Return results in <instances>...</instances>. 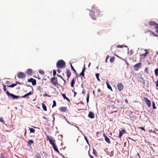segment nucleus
Wrapping results in <instances>:
<instances>
[{
    "mask_svg": "<svg viewBox=\"0 0 158 158\" xmlns=\"http://www.w3.org/2000/svg\"><path fill=\"white\" fill-rule=\"evenodd\" d=\"M101 11L97 6L94 5L92 7V10L90 11V15L93 19H96L97 17L101 15Z\"/></svg>",
    "mask_w": 158,
    "mask_h": 158,
    "instance_id": "nucleus-1",
    "label": "nucleus"
},
{
    "mask_svg": "<svg viewBox=\"0 0 158 158\" xmlns=\"http://www.w3.org/2000/svg\"><path fill=\"white\" fill-rule=\"evenodd\" d=\"M56 65L58 68L62 69L65 67V63L63 60H60L57 62Z\"/></svg>",
    "mask_w": 158,
    "mask_h": 158,
    "instance_id": "nucleus-2",
    "label": "nucleus"
},
{
    "mask_svg": "<svg viewBox=\"0 0 158 158\" xmlns=\"http://www.w3.org/2000/svg\"><path fill=\"white\" fill-rule=\"evenodd\" d=\"M3 85L4 90L5 92L6 91V94L9 97H11L12 98H13V99H17L18 98H19L20 97L19 96H16L14 95L13 94L9 93L8 91H6V88L5 85Z\"/></svg>",
    "mask_w": 158,
    "mask_h": 158,
    "instance_id": "nucleus-3",
    "label": "nucleus"
},
{
    "mask_svg": "<svg viewBox=\"0 0 158 158\" xmlns=\"http://www.w3.org/2000/svg\"><path fill=\"white\" fill-rule=\"evenodd\" d=\"M50 81L52 84L55 86L59 85L58 82V80L55 77H53L51 78Z\"/></svg>",
    "mask_w": 158,
    "mask_h": 158,
    "instance_id": "nucleus-4",
    "label": "nucleus"
},
{
    "mask_svg": "<svg viewBox=\"0 0 158 158\" xmlns=\"http://www.w3.org/2000/svg\"><path fill=\"white\" fill-rule=\"evenodd\" d=\"M48 139L50 143L52 145L55 144V140L54 138L52 137H49L48 136H47Z\"/></svg>",
    "mask_w": 158,
    "mask_h": 158,
    "instance_id": "nucleus-5",
    "label": "nucleus"
},
{
    "mask_svg": "<svg viewBox=\"0 0 158 158\" xmlns=\"http://www.w3.org/2000/svg\"><path fill=\"white\" fill-rule=\"evenodd\" d=\"M17 76L19 78L22 79L25 78L26 76L24 73L20 72L18 73Z\"/></svg>",
    "mask_w": 158,
    "mask_h": 158,
    "instance_id": "nucleus-6",
    "label": "nucleus"
},
{
    "mask_svg": "<svg viewBox=\"0 0 158 158\" xmlns=\"http://www.w3.org/2000/svg\"><path fill=\"white\" fill-rule=\"evenodd\" d=\"M143 99L145 100V102L148 107H150L151 106V102L150 101L146 98H143Z\"/></svg>",
    "mask_w": 158,
    "mask_h": 158,
    "instance_id": "nucleus-7",
    "label": "nucleus"
},
{
    "mask_svg": "<svg viewBox=\"0 0 158 158\" xmlns=\"http://www.w3.org/2000/svg\"><path fill=\"white\" fill-rule=\"evenodd\" d=\"M66 70V73L67 74L66 76L68 78L67 80L69 81V78L70 77L71 75V73L69 69H67Z\"/></svg>",
    "mask_w": 158,
    "mask_h": 158,
    "instance_id": "nucleus-8",
    "label": "nucleus"
},
{
    "mask_svg": "<svg viewBox=\"0 0 158 158\" xmlns=\"http://www.w3.org/2000/svg\"><path fill=\"white\" fill-rule=\"evenodd\" d=\"M28 81L29 82L32 83V85H36V81L35 79L33 78H30V79H28Z\"/></svg>",
    "mask_w": 158,
    "mask_h": 158,
    "instance_id": "nucleus-9",
    "label": "nucleus"
},
{
    "mask_svg": "<svg viewBox=\"0 0 158 158\" xmlns=\"http://www.w3.org/2000/svg\"><path fill=\"white\" fill-rule=\"evenodd\" d=\"M117 87L119 91H121L123 88V85L121 83H119L117 85Z\"/></svg>",
    "mask_w": 158,
    "mask_h": 158,
    "instance_id": "nucleus-10",
    "label": "nucleus"
},
{
    "mask_svg": "<svg viewBox=\"0 0 158 158\" xmlns=\"http://www.w3.org/2000/svg\"><path fill=\"white\" fill-rule=\"evenodd\" d=\"M103 135L105 138V140L109 144H110L111 143L110 140L109 138L105 134H103Z\"/></svg>",
    "mask_w": 158,
    "mask_h": 158,
    "instance_id": "nucleus-11",
    "label": "nucleus"
},
{
    "mask_svg": "<svg viewBox=\"0 0 158 158\" xmlns=\"http://www.w3.org/2000/svg\"><path fill=\"white\" fill-rule=\"evenodd\" d=\"M126 131L124 129L122 130L121 131H120L119 135V138H121L123 135L126 133Z\"/></svg>",
    "mask_w": 158,
    "mask_h": 158,
    "instance_id": "nucleus-12",
    "label": "nucleus"
},
{
    "mask_svg": "<svg viewBox=\"0 0 158 158\" xmlns=\"http://www.w3.org/2000/svg\"><path fill=\"white\" fill-rule=\"evenodd\" d=\"M67 110V108L66 107H61L59 108L60 111L63 112H66Z\"/></svg>",
    "mask_w": 158,
    "mask_h": 158,
    "instance_id": "nucleus-13",
    "label": "nucleus"
},
{
    "mask_svg": "<svg viewBox=\"0 0 158 158\" xmlns=\"http://www.w3.org/2000/svg\"><path fill=\"white\" fill-rule=\"evenodd\" d=\"M26 73L27 75H31L32 73V70L30 69H28L27 70Z\"/></svg>",
    "mask_w": 158,
    "mask_h": 158,
    "instance_id": "nucleus-14",
    "label": "nucleus"
},
{
    "mask_svg": "<svg viewBox=\"0 0 158 158\" xmlns=\"http://www.w3.org/2000/svg\"><path fill=\"white\" fill-rule=\"evenodd\" d=\"M88 117L91 118H94V113L92 112H90L88 114Z\"/></svg>",
    "mask_w": 158,
    "mask_h": 158,
    "instance_id": "nucleus-15",
    "label": "nucleus"
},
{
    "mask_svg": "<svg viewBox=\"0 0 158 158\" xmlns=\"http://www.w3.org/2000/svg\"><path fill=\"white\" fill-rule=\"evenodd\" d=\"M75 81L76 80L75 79V77H74L70 83V85L71 87H74V85L75 83Z\"/></svg>",
    "mask_w": 158,
    "mask_h": 158,
    "instance_id": "nucleus-16",
    "label": "nucleus"
},
{
    "mask_svg": "<svg viewBox=\"0 0 158 158\" xmlns=\"http://www.w3.org/2000/svg\"><path fill=\"white\" fill-rule=\"evenodd\" d=\"M33 93V91L32 92L30 91L27 94H25L24 96H22L21 97L22 98H25L27 97L28 96L32 94Z\"/></svg>",
    "mask_w": 158,
    "mask_h": 158,
    "instance_id": "nucleus-17",
    "label": "nucleus"
},
{
    "mask_svg": "<svg viewBox=\"0 0 158 158\" xmlns=\"http://www.w3.org/2000/svg\"><path fill=\"white\" fill-rule=\"evenodd\" d=\"M141 65V63L140 62H139L138 63L136 64L134 66V68L135 69L139 67H140Z\"/></svg>",
    "mask_w": 158,
    "mask_h": 158,
    "instance_id": "nucleus-18",
    "label": "nucleus"
},
{
    "mask_svg": "<svg viewBox=\"0 0 158 158\" xmlns=\"http://www.w3.org/2000/svg\"><path fill=\"white\" fill-rule=\"evenodd\" d=\"M52 147L55 151H56V152H59V151L58 149L57 148V147L56 146V145L55 144H54L53 145H52Z\"/></svg>",
    "mask_w": 158,
    "mask_h": 158,
    "instance_id": "nucleus-19",
    "label": "nucleus"
},
{
    "mask_svg": "<svg viewBox=\"0 0 158 158\" xmlns=\"http://www.w3.org/2000/svg\"><path fill=\"white\" fill-rule=\"evenodd\" d=\"M139 81L143 84L145 83V80H143V78L142 77H139Z\"/></svg>",
    "mask_w": 158,
    "mask_h": 158,
    "instance_id": "nucleus-20",
    "label": "nucleus"
},
{
    "mask_svg": "<svg viewBox=\"0 0 158 158\" xmlns=\"http://www.w3.org/2000/svg\"><path fill=\"white\" fill-rule=\"evenodd\" d=\"M156 23L154 21H151L149 22L148 24L150 26H156Z\"/></svg>",
    "mask_w": 158,
    "mask_h": 158,
    "instance_id": "nucleus-21",
    "label": "nucleus"
},
{
    "mask_svg": "<svg viewBox=\"0 0 158 158\" xmlns=\"http://www.w3.org/2000/svg\"><path fill=\"white\" fill-rule=\"evenodd\" d=\"M42 106L43 107V108L44 111H47V107L43 103H42Z\"/></svg>",
    "mask_w": 158,
    "mask_h": 158,
    "instance_id": "nucleus-22",
    "label": "nucleus"
},
{
    "mask_svg": "<svg viewBox=\"0 0 158 158\" xmlns=\"http://www.w3.org/2000/svg\"><path fill=\"white\" fill-rule=\"evenodd\" d=\"M34 143V142L32 140H29L27 142V144L28 146H31V144L32 143Z\"/></svg>",
    "mask_w": 158,
    "mask_h": 158,
    "instance_id": "nucleus-23",
    "label": "nucleus"
},
{
    "mask_svg": "<svg viewBox=\"0 0 158 158\" xmlns=\"http://www.w3.org/2000/svg\"><path fill=\"white\" fill-rule=\"evenodd\" d=\"M145 51H146L144 53V54H140V56H143V57H145L146 56L148 53V52L147 51V50H145Z\"/></svg>",
    "mask_w": 158,
    "mask_h": 158,
    "instance_id": "nucleus-24",
    "label": "nucleus"
},
{
    "mask_svg": "<svg viewBox=\"0 0 158 158\" xmlns=\"http://www.w3.org/2000/svg\"><path fill=\"white\" fill-rule=\"evenodd\" d=\"M29 130L30 133H34L35 131V130L34 129L32 128L29 127Z\"/></svg>",
    "mask_w": 158,
    "mask_h": 158,
    "instance_id": "nucleus-25",
    "label": "nucleus"
},
{
    "mask_svg": "<svg viewBox=\"0 0 158 158\" xmlns=\"http://www.w3.org/2000/svg\"><path fill=\"white\" fill-rule=\"evenodd\" d=\"M115 58L114 57H111L110 58V61L111 63H113L114 61Z\"/></svg>",
    "mask_w": 158,
    "mask_h": 158,
    "instance_id": "nucleus-26",
    "label": "nucleus"
},
{
    "mask_svg": "<svg viewBox=\"0 0 158 158\" xmlns=\"http://www.w3.org/2000/svg\"><path fill=\"white\" fill-rule=\"evenodd\" d=\"M153 32L152 31H151L150 30H148L145 31L144 33H147L149 32V34H150V35H152V34L151 33V32Z\"/></svg>",
    "mask_w": 158,
    "mask_h": 158,
    "instance_id": "nucleus-27",
    "label": "nucleus"
},
{
    "mask_svg": "<svg viewBox=\"0 0 158 158\" xmlns=\"http://www.w3.org/2000/svg\"><path fill=\"white\" fill-rule=\"evenodd\" d=\"M106 85H107V88L109 89H110L111 90V91H112V88L111 87V86L107 82L106 83Z\"/></svg>",
    "mask_w": 158,
    "mask_h": 158,
    "instance_id": "nucleus-28",
    "label": "nucleus"
},
{
    "mask_svg": "<svg viewBox=\"0 0 158 158\" xmlns=\"http://www.w3.org/2000/svg\"><path fill=\"white\" fill-rule=\"evenodd\" d=\"M154 72L155 75L156 76H158V68H156L155 69L154 71Z\"/></svg>",
    "mask_w": 158,
    "mask_h": 158,
    "instance_id": "nucleus-29",
    "label": "nucleus"
},
{
    "mask_svg": "<svg viewBox=\"0 0 158 158\" xmlns=\"http://www.w3.org/2000/svg\"><path fill=\"white\" fill-rule=\"evenodd\" d=\"M93 153L94 155L95 156H97V152H96V150L94 148H93Z\"/></svg>",
    "mask_w": 158,
    "mask_h": 158,
    "instance_id": "nucleus-30",
    "label": "nucleus"
},
{
    "mask_svg": "<svg viewBox=\"0 0 158 158\" xmlns=\"http://www.w3.org/2000/svg\"><path fill=\"white\" fill-rule=\"evenodd\" d=\"M71 68L72 70L76 74H77V72L76 70L74 69V67L72 64H71Z\"/></svg>",
    "mask_w": 158,
    "mask_h": 158,
    "instance_id": "nucleus-31",
    "label": "nucleus"
},
{
    "mask_svg": "<svg viewBox=\"0 0 158 158\" xmlns=\"http://www.w3.org/2000/svg\"><path fill=\"white\" fill-rule=\"evenodd\" d=\"M144 72L147 74L148 73V68L146 67L145 68Z\"/></svg>",
    "mask_w": 158,
    "mask_h": 158,
    "instance_id": "nucleus-32",
    "label": "nucleus"
},
{
    "mask_svg": "<svg viewBox=\"0 0 158 158\" xmlns=\"http://www.w3.org/2000/svg\"><path fill=\"white\" fill-rule=\"evenodd\" d=\"M16 85H17V84H12L11 85L8 86V87H9L12 88V87H14V86H16Z\"/></svg>",
    "mask_w": 158,
    "mask_h": 158,
    "instance_id": "nucleus-33",
    "label": "nucleus"
},
{
    "mask_svg": "<svg viewBox=\"0 0 158 158\" xmlns=\"http://www.w3.org/2000/svg\"><path fill=\"white\" fill-rule=\"evenodd\" d=\"M96 78H97L98 80L99 81H100V79L99 78V73H96Z\"/></svg>",
    "mask_w": 158,
    "mask_h": 158,
    "instance_id": "nucleus-34",
    "label": "nucleus"
},
{
    "mask_svg": "<svg viewBox=\"0 0 158 158\" xmlns=\"http://www.w3.org/2000/svg\"><path fill=\"white\" fill-rule=\"evenodd\" d=\"M35 158H41V156L40 154H36L35 155Z\"/></svg>",
    "mask_w": 158,
    "mask_h": 158,
    "instance_id": "nucleus-35",
    "label": "nucleus"
},
{
    "mask_svg": "<svg viewBox=\"0 0 158 158\" xmlns=\"http://www.w3.org/2000/svg\"><path fill=\"white\" fill-rule=\"evenodd\" d=\"M152 107H153V109H156V107L155 106V103L154 102H152Z\"/></svg>",
    "mask_w": 158,
    "mask_h": 158,
    "instance_id": "nucleus-36",
    "label": "nucleus"
},
{
    "mask_svg": "<svg viewBox=\"0 0 158 158\" xmlns=\"http://www.w3.org/2000/svg\"><path fill=\"white\" fill-rule=\"evenodd\" d=\"M53 105L52 106V108L53 107H54L56 106V101H55V100H53Z\"/></svg>",
    "mask_w": 158,
    "mask_h": 158,
    "instance_id": "nucleus-37",
    "label": "nucleus"
},
{
    "mask_svg": "<svg viewBox=\"0 0 158 158\" xmlns=\"http://www.w3.org/2000/svg\"><path fill=\"white\" fill-rule=\"evenodd\" d=\"M39 73L40 74L43 75L44 74V71L42 70H40L39 71Z\"/></svg>",
    "mask_w": 158,
    "mask_h": 158,
    "instance_id": "nucleus-38",
    "label": "nucleus"
},
{
    "mask_svg": "<svg viewBox=\"0 0 158 158\" xmlns=\"http://www.w3.org/2000/svg\"><path fill=\"white\" fill-rule=\"evenodd\" d=\"M37 90H39L40 92H41L42 89H41V87L40 86H39L37 87Z\"/></svg>",
    "mask_w": 158,
    "mask_h": 158,
    "instance_id": "nucleus-39",
    "label": "nucleus"
},
{
    "mask_svg": "<svg viewBox=\"0 0 158 158\" xmlns=\"http://www.w3.org/2000/svg\"><path fill=\"white\" fill-rule=\"evenodd\" d=\"M89 94H88L87 95V97L86 98L87 102V103L89 102Z\"/></svg>",
    "mask_w": 158,
    "mask_h": 158,
    "instance_id": "nucleus-40",
    "label": "nucleus"
},
{
    "mask_svg": "<svg viewBox=\"0 0 158 158\" xmlns=\"http://www.w3.org/2000/svg\"><path fill=\"white\" fill-rule=\"evenodd\" d=\"M56 74V72L55 70H53V74L54 76H55Z\"/></svg>",
    "mask_w": 158,
    "mask_h": 158,
    "instance_id": "nucleus-41",
    "label": "nucleus"
},
{
    "mask_svg": "<svg viewBox=\"0 0 158 158\" xmlns=\"http://www.w3.org/2000/svg\"><path fill=\"white\" fill-rule=\"evenodd\" d=\"M62 95L64 99H65L67 98L64 94H62Z\"/></svg>",
    "mask_w": 158,
    "mask_h": 158,
    "instance_id": "nucleus-42",
    "label": "nucleus"
},
{
    "mask_svg": "<svg viewBox=\"0 0 158 158\" xmlns=\"http://www.w3.org/2000/svg\"><path fill=\"white\" fill-rule=\"evenodd\" d=\"M84 72H81L80 73V75L81 76H82L83 77L84 76Z\"/></svg>",
    "mask_w": 158,
    "mask_h": 158,
    "instance_id": "nucleus-43",
    "label": "nucleus"
},
{
    "mask_svg": "<svg viewBox=\"0 0 158 158\" xmlns=\"http://www.w3.org/2000/svg\"><path fill=\"white\" fill-rule=\"evenodd\" d=\"M0 122H1L3 123H4L5 122V121H4V120L2 118H0Z\"/></svg>",
    "mask_w": 158,
    "mask_h": 158,
    "instance_id": "nucleus-44",
    "label": "nucleus"
},
{
    "mask_svg": "<svg viewBox=\"0 0 158 158\" xmlns=\"http://www.w3.org/2000/svg\"><path fill=\"white\" fill-rule=\"evenodd\" d=\"M156 89H158V80L156 82Z\"/></svg>",
    "mask_w": 158,
    "mask_h": 158,
    "instance_id": "nucleus-45",
    "label": "nucleus"
},
{
    "mask_svg": "<svg viewBox=\"0 0 158 158\" xmlns=\"http://www.w3.org/2000/svg\"><path fill=\"white\" fill-rule=\"evenodd\" d=\"M124 46L123 45H118L117 46V47L119 48H123Z\"/></svg>",
    "mask_w": 158,
    "mask_h": 158,
    "instance_id": "nucleus-46",
    "label": "nucleus"
},
{
    "mask_svg": "<svg viewBox=\"0 0 158 158\" xmlns=\"http://www.w3.org/2000/svg\"><path fill=\"white\" fill-rule=\"evenodd\" d=\"M139 128L141 129L142 130H143L144 131H145V129L144 127H139Z\"/></svg>",
    "mask_w": 158,
    "mask_h": 158,
    "instance_id": "nucleus-47",
    "label": "nucleus"
},
{
    "mask_svg": "<svg viewBox=\"0 0 158 158\" xmlns=\"http://www.w3.org/2000/svg\"><path fill=\"white\" fill-rule=\"evenodd\" d=\"M85 139L86 140L87 143L88 144H89V142L88 141V140H87V138H86V137L85 136Z\"/></svg>",
    "mask_w": 158,
    "mask_h": 158,
    "instance_id": "nucleus-48",
    "label": "nucleus"
},
{
    "mask_svg": "<svg viewBox=\"0 0 158 158\" xmlns=\"http://www.w3.org/2000/svg\"><path fill=\"white\" fill-rule=\"evenodd\" d=\"M129 52L130 53V54H131V55H132L133 54V50H130L129 51Z\"/></svg>",
    "mask_w": 158,
    "mask_h": 158,
    "instance_id": "nucleus-49",
    "label": "nucleus"
},
{
    "mask_svg": "<svg viewBox=\"0 0 158 158\" xmlns=\"http://www.w3.org/2000/svg\"><path fill=\"white\" fill-rule=\"evenodd\" d=\"M85 66L83 68L82 72H84L85 71Z\"/></svg>",
    "mask_w": 158,
    "mask_h": 158,
    "instance_id": "nucleus-50",
    "label": "nucleus"
},
{
    "mask_svg": "<svg viewBox=\"0 0 158 158\" xmlns=\"http://www.w3.org/2000/svg\"><path fill=\"white\" fill-rule=\"evenodd\" d=\"M155 28L156 29H158V24L156 23V26L155 27Z\"/></svg>",
    "mask_w": 158,
    "mask_h": 158,
    "instance_id": "nucleus-51",
    "label": "nucleus"
},
{
    "mask_svg": "<svg viewBox=\"0 0 158 158\" xmlns=\"http://www.w3.org/2000/svg\"><path fill=\"white\" fill-rule=\"evenodd\" d=\"M82 93L83 94H85V89H83V91L82 92Z\"/></svg>",
    "mask_w": 158,
    "mask_h": 158,
    "instance_id": "nucleus-52",
    "label": "nucleus"
},
{
    "mask_svg": "<svg viewBox=\"0 0 158 158\" xmlns=\"http://www.w3.org/2000/svg\"><path fill=\"white\" fill-rule=\"evenodd\" d=\"M109 56L108 55H107V56L106 58V62H107V60H108V58H109Z\"/></svg>",
    "mask_w": 158,
    "mask_h": 158,
    "instance_id": "nucleus-53",
    "label": "nucleus"
},
{
    "mask_svg": "<svg viewBox=\"0 0 158 158\" xmlns=\"http://www.w3.org/2000/svg\"><path fill=\"white\" fill-rule=\"evenodd\" d=\"M42 118L44 119H45L46 121L47 120V118L45 117H42Z\"/></svg>",
    "mask_w": 158,
    "mask_h": 158,
    "instance_id": "nucleus-54",
    "label": "nucleus"
},
{
    "mask_svg": "<svg viewBox=\"0 0 158 158\" xmlns=\"http://www.w3.org/2000/svg\"><path fill=\"white\" fill-rule=\"evenodd\" d=\"M74 97H75V96L77 94V93L76 92H75L74 91Z\"/></svg>",
    "mask_w": 158,
    "mask_h": 158,
    "instance_id": "nucleus-55",
    "label": "nucleus"
},
{
    "mask_svg": "<svg viewBox=\"0 0 158 158\" xmlns=\"http://www.w3.org/2000/svg\"><path fill=\"white\" fill-rule=\"evenodd\" d=\"M61 79L63 80V81H64V83H66L65 80L63 78V77H61Z\"/></svg>",
    "mask_w": 158,
    "mask_h": 158,
    "instance_id": "nucleus-56",
    "label": "nucleus"
},
{
    "mask_svg": "<svg viewBox=\"0 0 158 158\" xmlns=\"http://www.w3.org/2000/svg\"><path fill=\"white\" fill-rule=\"evenodd\" d=\"M24 136H25V137H26V130H25V133H24Z\"/></svg>",
    "mask_w": 158,
    "mask_h": 158,
    "instance_id": "nucleus-57",
    "label": "nucleus"
},
{
    "mask_svg": "<svg viewBox=\"0 0 158 158\" xmlns=\"http://www.w3.org/2000/svg\"><path fill=\"white\" fill-rule=\"evenodd\" d=\"M98 92H101V90L100 89H98Z\"/></svg>",
    "mask_w": 158,
    "mask_h": 158,
    "instance_id": "nucleus-58",
    "label": "nucleus"
},
{
    "mask_svg": "<svg viewBox=\"0 0 158 158\" xmlns=\"http://www.w3.org/2000/svg\"><path fill=\"white\" fill-rule=\"evenodd\" d=\"M151 33L152 34V35H153V36H154L156 34L154 32H151Z\"/></svg>",
    "mask_w": 158,
    "mask_h": 158,
    "instance_id": "nucleus-59",
    "label": "nucleus"
},
{
    "mask_svg": "<svg viewBox=\"0 0 158 158\" xmlns=\"http://www.w3.org/2000/svg\"><path fill=\"white\" fill-rule=\"evenodd\" d=\"M65 99L68 102H70V100L68 98H67Z\"/></svg>",
    "mask_w": 158,
    "mask_h": 158,
    "instance_id": "nucleus-60",
    "label": "nucleus"
},
{
    "mask_svg": "<svg viewBox=\"0 0 158 158\" xmlns=\"http://www.w3.org/2000/svg\"><path fill=\"white\" fill-rule=\"evenodd\" d=\"M125 102L127 103H128V101H127V99H125Z\"/></svg>",
    "mask_w": 158,
    "mask_h": 158,
    "instance_id": "nucleus-61",
    "label": "nucleus"
},
{
    "mask_svg": "<svg viewBox=\"0 0 158 158\" xmlns=\"http://www.w3.org/2000/svg\"><path fill=\"white\" fill-rule=\"evenodd\" d=\"M57 76L59 77H60L61 78V77H63L62 76H61L60 75H59L58 74H57Z\"/></svg>",
    "mask_w": 158,
    "mask_h": 158,
    "instance_id": "nucleus-62",
    "label": "nucleus"
},
{
    "mask_svg": "<svg viewBox=\"0 0 158 158\" xmlns=\"http://www.w3.org/2000/svg\"><path fill=\"white\" fill-rule=\"evenodd\" d=\"M6 83L7 84H9V81H6Z\"/></svg>",
    "mask_w": 158,
    "mask_h": 158,
    "instance_id": "nucleus-63",
    "label": "nucleus"
},
{
    "mask_svg": "<svg viewBox=\"0 0 158 158\" xmlns=\"http://www.w3.org/2000/svg\"><path fill=\"white\" fill-rule=\"evenodd\" d=\"M156 32L158 34V29L156 30Z\"/></svg>",
    "mask_w": 158,
    "mask_h": 158,
    "instance_id": "nucleus-64",
    "label": "nucleus"
}]
</instances>
